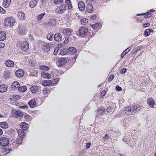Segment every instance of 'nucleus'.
I'll list each match as a JSON object with an SVG mask.
<instances>
[{
    "label": "nucleus",
    "mask_w": 156,
    "mask_h": 156,
    "mask_svg": "<svg viewBox=\"0 0 156 156\" xmlns=\"http://www.w3.org/2000/svg\"><path fill=\"white\" fill-rule=\"evenodd\" d=\"M143 107L140 105H132L126 107L125 108V114L128 115H135L137 112L141 111Z\"/></svg>",
    "instance_id": "1"
},
{
    "label": "nucleus",
    "mask_w": 156,
    "mask_h": 156,
    "mask_svg": "<svg viewBox=\"0 0 156 156\" xmlns=\"http://www.w3.org/2000/svg\"><path fill=\"white\" fill-rule=\"evenodd\" d=\"M4 22L5 26L12 27L15 22V20L13 18L9 17L6 18L4 21Z\"/></svg>",
    "instance_id": "2"
},
{
    "label": "nucleus",
    "mask_w": 156,
    "mask_h": 156,
    "mask_svg": "<svg viewBox=\"0 0 156 156\" xmlns=\"http://www.w3.org/2000/svg\"><path fill=\"white\" fill-rule=\"evenodd\" d=\"M18 45L20 46L21 49L24 51H26L29 48V45L28 43L25 41L23 42L22 41H19Z\"/></svg>",
    "instance_id": "3"
},
{
    "label": "nucleus",
    "mask_w": 156,
    "mask_h": 156,
    "mask_svg": "<svg viewBox=\"0 0 156 156\" xmlns=\"http://www.w3.org/2000/svg\"><path fill=\"white\" fill-rule=\"evenodd\" d=\"M8 138L5 136H2L0 138V146L4 147L6 146L9 144Z\"/></svg>",
    "instance_id": "4"
},
{
    "label": "nucleus",
    "mask_w": 156,
    "mask_h": 156,
    "mask_svg": "<svg viewBox=\"0 0 156 156\" xmlns=\"http://www.w3.org/2000/svg\"><path fill=\"white\" fill-rule=\"evenodd\" d=\"M87 32L88 29L87 27H82L79 30V34L81 37H85L87 35Z\"/></svg>",
    "instance_id": "5"
},
{
    "label": "nucleus",
    "mask_w": 156,
    "mask_h": 156,
    "mask_svg": "<svg viewBox=\"0 0 156 156\" xmlns=\"http://www.w3.org/2000/svg\"><path fill=\"white\" fill-rule=\"evenodd\" d=\"M67 58H60L57 60V65L58 67H61L63 66L67 62Z\"/></svg>",
    "instance_id": "6"
},
{
    "label": "nucleus",
    "mask_w": 156,
    "mask_h": 156,
    "mask_svg": "<svg viewBox=\"0 0 156 156\" xmlns=\"http://www.w3.org/2000/svg\"><path fill=\"white\" fill-rule=\"evenodd\" d=\"M66 6L64 5H62L60 6H58L57 7L56 9V12L60 14L63 13L66 9Z\"/></svg>",
    "instance_id": "7"
},
{
    "label": "nucleus",
    "mask_w": 156,
    "mask_h": 156,
    "mask_svg": "<svg viewBox=\"0 0 156 156\" xmlns=\"http://www.w3.org/2000/svg\"><path fill=\"white\" fill-rule=\"evenodd\" d=\"M26 29L23 25H20L19 27V34L20 35L25 34Z\"/></svg>",
    "instance_id": "8"
},
{
    "label": "nucleus",
    "mask_w": 156,
    "mask_h": 156,
    "mask_svg": "<svg viewBox=\"0 0 156 156\" xmlns=\"http://www.w3.org/2000/svg\"><path fill=\"white\" fill-rule=\"evenodd\" d=\"M85 9L86 12L90 13L93 11V7L91 4L88 3L86 5Z\"/></svg>",
    "instance_id": "9"
},
{
    "label": "nucleus",
    "mask_w": 156,
    "mask_h": 156,
    "mask_svg": "<svg viewBox=\"0 0 156 156\" xmlns=\"http://www.w3.org/2000/svg\"><path fill=\"white\" fill-rule=\"evenodd\" d=\"M52 46L53 44H46L42 46V48L44 51L48 52L50 50L51 47H52Z\"/></svg>",
    "instance_id": "10"
},
{
    "label": "nucleus",
    "mask_w": 156,
    "mask_h": 156,
    "mask_svg": "<svg viewBox=\"0 0 156 156\" xmlns=\"http://www.w3.org/2000/svg\"><path fill=\"white\" fill-rule=\"evenodd\" d=\"M147 104L150 107L152 108L154 106L155 102L151 98H149L147 100Z\"/></svg>",
    "instance_id": "11"
},
{
    "label": "nucleus",
    "mask_w": 156,
    "mask_h": 156,
    "mask_svg": "<svg viewBox=\"0 0 156 156\" xmlns=\"http://www.w3.org/2000/svg\"><path fill=\"white\" fill-rule=\"evenodd\" d=\"M24 71L23 69H18L15 72V74L16 76L18 77H21L24 75Z\"/></svg>",
    "instance_id": "12"
},
{
    "label": "nucleus",
    "mask_w": 156,
    "mask_h": 156,
    "mask_svg": "<svg viewBox=\"0 0 156 156\" xmlns=\"http://www.w3.org/2000/svg\"><path fill=\"white\" fill-rule=\"evenodd\" d=\"M78 7L80 11H83L85 9V5L84 3L82 1L79 2L77 4Z\"/></svg>",
    "instance_id": "13"
},
{
    "label": "nucleus",
    "mask_w": 156,
    "mask_h": 156,
    "mask_svg": "<svg viewBox=\"0 0 156 156\" xmlns=\"http://www.w3.org/2000/svg\"><path fill=\"white\" fill-rule=\"evenodd\" d=\"M68 53L72 55L75 54L76 52V48L73 47H70L68 48L67 51Z\"/></svg>",
    "instance_id": "14"
},
{
    "label": "nucleus",
    "mask_w": 156,
    "mask_h": 156,
    "mask_svg": "<svg viewBox=\"0 0 156 156\" xmlns=\"http://www.w3.org/2000/svg\"><path fill=\"white\" fill-rule=\"evenodd\" d=\"M22 129L24 131H27L28 129V125L26 122H22L20 125Z\"/></svg>",
    "instance_id": "15"
},
{
    "label": "nucleus",
    "mask_w": 156,
    "mask_h": 156,
    "mask_svg": "<svg viewBox=\"0 0 156 156\" xmlns=\"http://www.w3.org/2000/svg\"><path fill=\"white\" fill-rule=\"evenodd\" d=\"M13 116L15 118H18L19 117H22L23 114L20 110L15 111L13 114Z\"/></svg>",
    "instance_id": "16"
},
{
    "label": "nucleus",
    "mask_w": 156,
    "mask_h": 156,
    "mask_svg": "<svg viewBox=\"0 0 156 156\" xmlns=\"http://www.w3.org/2000/svg\"><path fill=\"white\" fill-rule=\"evenodd\" d=\"M54 40L57 42H59L61 41L62 38V36L59 33L55 34L54 36Z\"/></svg>",
    "instance_id": "17"
},
{
    "label": "nucleus",
    "mask_w": 156,
    "mask_h": 156,
    "mask_svg": "<svg viewBox=\"0 0 156 156\" xmlns=\"http://www.w3.org/2000/svg\"><path fill=\"white\" fill-rule=\"evenodd\" d=\"M17 16L19 19L24 20L25 19V15L22 12H19L17 14Z\"/></svg>",
    "instance_id": "18"
},
{
    "label": "nucleus",
    "mask_w": 156,
    "mask_h": 156,
    "mask_svg": "<svg viewBox=\"0 0 156 156\" xmlns=\"http://www.w3.org/2000/svg\"><path fill=\"white\" fill-rule=\"evenodd\" d=\"M28 104L30 108H34L36 105L35 99L33 98L31 99L29 101Z\"/></svg>",
    "instance_id": "19"
},
{
    "label": "nucleus",
    "mask_w": 156,
    "mask_h": 156,
    "mask_svg": "<svg viewBox=\"0 0 156 156\" xmlns=\"http://www.w3.org/2000/svg\"><path fill=\"white\" fill-rule=\"evenodd\" d=\"M56 22V20L55 19H50L46 25L48 26H53L55 24Z\"/></svg>",
    "instance_id": "20"
},
{
    "label": "nucleus",
    "mask_w": 156,
    "mask_h": 156,
    "mask_svg": "<svg viewBox=\"0 0 156 156\" xmlns=\"http://www.w3.org/2000/svg\"><path fill=\"white\" fill-rule=\"evenodd\" d=\"M62 33L64 35L67 36H69L71 34L72 31L69 28H65L63 29Z\"/></svg>",
    "instance_id": "21"
},
{
    "label": "nucleus",
    "mask_w": 156,
    "mask_h": 156,
    "mask_svg": "<svg viewBox=\"0 0 156 156\" xmlns=\"http://www.w3.org/2000/svg\"><path fill=\"white\" fill-rule=\"evenodd\" d=\"M6 38V34L5 32L3 31H1L0 32V41H3Z\"/></svg>",
    "instance_id": "22"
},
{
    "label": "nucleus",
    "mask_w": 156,
    "mask_h": 156,
    "mask_svg": "<svg viewBox=\"0 0 156 156\" xmlns=\"http://www.w3.org/2000/svg\"><path fill=\"white\" fill-rule=\"evenodd\" d=\"M11 0H3L2 2V6L4 8H7L11 3Z\"/></svg>",
    "instance_id": "23"
},
{
    "label": "nucleus",
    "mask_w": 156,
    "mask_h": 156,
    "mask_svg": "<svg viewBox=\"0 0 156 156\" xmlns=\"http://www.w3.org/2000/svg\"><path fill=\"white\" fill-rule=\"evenodd\" d=\"M52 84V81L50 80H44L42 82V85L44 86H50Z\"/></svg>",
    "instance_id": "24"
},
{
    "label": "nucleus",
    "mask_w": 156,
    "mask_h": 156,
    "mask_svg": "<svg viewBox=\"0 0 156 156\" xmlns=\"http://www.w3.org/2000/svg\"><path fill=\"white\" fill-rule=\"evenodd\" d=\"M20 86V84L17 81H15L11 85V88L14 90L18 87Z\"/></svg>",
    "instance_id": "25"
},
{
    "label": "nucleus",
    "mask_w": 156,
    "mask_h": 156,
    "mask_svg": "<svg viewBox=\"0 0 156 156\" xmlns=\"http://www.w3.org/2000/svg\"><path fill=\"white\" fill-rule=\"evenodd\" d=\"M6 66L8 67H10L13 66L14 63L13 61L11 60H7L5 62Z\"/></svg>",
    "instance_id": "26"
},
{
    "label": "nucleus",
    "mask_w": 156,
    "mask_h": 156,
    "mask_svg": "<svg viewBox=\"0 0 156 156\" xmlns=\"http://www.w3.org/2000/svg\"><path fill=\"white\" fill-rule=\"evenodd\" d=\"M7 87L5 85H0V92L3 93L6 91L7 90Z\"/></svg>",
    "instance_id": "27"
},
{
    "label": "nucleus",
    "mask_w": 156,
    "mask_h": 156,
    "mask_svg": "<svg viewBox=\"0 0 156 156\" xmlns=\"http://www.w3.org/2000/svg\"><path fill=\"white\" fill-rule=\"evenodd\" d=\"M24 131L21 129H18V133L20 138H22L25 135V132Z\"/></svg>",
    "instance_id": "28"
},
{
    "label": "nucleus",
    "mask_w": 156,
    "mask_h": 156,
    "mask_svg": "<svg viewBox=\"0 0 156 156\" xmlns=\"http://www.w3.org/2000/svg\"><path fill=\"white\" fill-rule=\"evenodd\" d=\"M37 0H34V1H30L29 4L30 7L33 8L35 7L37 5Z\"/></svg>",
    "instance_id": "29"
},
{
    "label": "nucleus",
    "mask_w": 156,
    "mask_h": 156,
    "mask_svg": "<svg viewBox=\"0 0 156 156\" xmlns=\"http://www.w3.org/2000/svg\"><path fill=\"white\" fill-rule=\"evenodd\" d=\"M41 74L42 76L44 78L50 79L51 77V75L49 73L44 72H42Z\"/></svg>",
    "instance_id": "30"
},
{
    "label": "nucleus",
    "mask_w": 156,
    "mask_h": 156,
    "mask_svg": "<svg viewBox=\"0 0 156 156\" xmlns=\"http://www.w3.org/2000/svg\"><path fill=\"white\" fill-rule=\"evenodd\" d=\"M0 126L2 128L4 129L7 128L8 127V124L5 122H0Z\"/></svg>",
    "instance_id": "31"
},
{
    "label": "nucleus",
    "mask_w": 156,
    "mask_h": 156,
    "mask_svg": "<svg viewBox=\"0 0 156 156\" xmlns=\"http://www.w3.org/2000/svg\"><path fill=\"white\" fill-rule=\"evenodd\" d=\"M65 3L67 4L68 6V8L69 9H71L73 7L71 3V2L70 0H66L65 1Z\"/></svg>",
    "instance_id": "32"
},
{
    "label": "nucleus",
    "mask_w": 156,
    "mask_h": 156,
    "mask_svg": "<svg viewBox=\"0 0 156 156\" xmlns=\"http://www.w3.org/2000/svg\"><path fill=\"white\" fill-rule=\"evenodd\" d=\"M153 31V30L151 29H147L144 32V34L145 36H148L150 34L151 32Z\"/></svg>",
    "instance_id": "33"
},
{
    "label": "nucleus",
    "mask_w": 156,
    "mask_h": 156,
    "mask_svg": "<svg viewBox=\"0 0 156 156\" xmlns=\"http://www.w3.org/2000/svg\"><path fill=\"white\" fill-rule=\"evenodd\" d=\"M27 90V87L25 86H23L20 87L18 88V90L19 91L22 92H24Z\"/></svg>",
    "instance_id": "34"
},
{
    "label": "nucleus",
    "mask_w": 156,
    "mask_h": 156,
    "mask_svg": "<svg viewBox=\"0 0 156 156\" xmlns=\"http://www.w3.org/2000/svg\"><path fill=\"white\" fill-rule=\"evenodd\" d=\"M101 24L99 23H97L92 25V27L94 29H98L100 26Z\"/></svg>",
    "instance_id": "35"
},
{
    "label": "nucleus",
    "mask_w": 156,
    "mask_h": 156,
    "mask_svg": "<svg viewBox=\"0 0 156 156\" xmlns=\"http://www.w3.org/2000/svg\"><path fill=\"white\" fill-rule=\"evenodd\" d=\"M88 22V20L87 18H83L81 20V23L82 25H85Z\"/></svg>",
    "instance_id": "36"
},
{
    "label": "nucleus",
    "mask_w": 156,
    "mask_h": 156,
    "mask_svg": "<svg viewBox=\"0 0 156 156\" xmlns=\"http://www.w3.org/2000/svg\"><path fill=\"white\" fill-rule=\"evenodd\" d=\"M10 72L8 71H5L4 72V77L5 79H7L10 76Z\"/></svg>",
    "instance_id": "37"
},
{
    "label": "nucleus",
    "mask_w": 156,
    "mask_h": 156,
    "mask_svg": "<svg viewBox=\"0 0 156 156\" xmlns=\"http://www.w3.org/2000/svg\"><path fill=\"white\" fill-rule=\"evenodd\" d=\"M45 15V13H42L37 16V19L38 21L41 20Z\"/></svg>",
    "instance_id": "38"
},
{
    "label": "nucleus",
    "mask_w": 156,
    "mask_h": 156,
    "mask_svg": "<svg viewBox=\"0 0 156 156\" xmlns=\"http://www.w3.org/2000/svg\"><path fill=\"white\" fill-rule=\"evenodd\" d=\"M38 89V87L36 86H33L30 88V90L33 93L36 92Z\"/></svg>",
    "instance_id": "39"
},
{
    "label": "nucleus",
    "mask_w": 156,
    "mask_h": 156,
    "mask_svg": "<svg viewBox=\"0 0 156 156\" xmlns=\"http://www.w3.org/2000/svg\"><path fill=\"white\" fill-rule=\"evenodd\" d=\"M115 108V105H113V107L109 106L107 109V111L108 112H110L114 110Z\"/></svg>",
    "instance_id": "40"
},
{
    "label": "nucleus",
    "mask_w": 156,
    "mask_h": 156,
    "mask_svg": "<svg viewBox=\"0 0 156 156\" xmlns=\"http://www.w3.org/2000/svg\"><path fill=\"white\" fill-rule=\"evenodd\" d=\"M40 69L41 70L47 71L49 69V67L48 66H42L40 67Z\"/></svg>",
    "instance_id": "41"
},
{
    "label": "nucleus",
    "mask_w": 156,
    "mask_h": 156,
    "mask_svg": "<svg viewBox=\"0 0 156 156\" xmlns=\"http://www.w3.org/2000/svg\"><path fill=\"white\" fill-rule=\"evenodd\" d=\"M53 34H48L47 35V38L48 40L51 41L53 40Z\"/></svg>",
    "instance_id": "42"
},
{
    "label": "nucleus",
    "mask_w": 156,
    "mask_h": 156,
    "mask_svg": "<svg viewBox=\"0 0 156 156\" xmlns=\"http://www.w3.org/2000/svg\"><path fill=\"white\" fill-rule=\"evenodd\" d=\"M97 116H100L104 112V110L103 109H100L97 111Z\"/></svg>",
    "instance_id": "43"
},
{
    "label": "nucleus",
    "mask_w": 156,
    "mask_h": 156,
    "mask_svg": "<svg viewBox=\"0 0 156 156\" xmlns=\"http://www.w3.org/2000/svg\"><path fill=\"white\" fill-rule=\"evenodd\" d=\"M145 15L144 17L147 18L150 17L151 16V14L150 13V12H147L145 14H140L137 15V16L144 15Z\"/></svg>",
    "instance_id": "44"
},
{
    "label": "nucleus",
    "mask_w": 156,
    "mask_h": 156,
    "mask_svg": "<svg viewBox=\"0 0 156 156\" xmlns=\"http://www.w3.org/2000/svg\"><path fill=\"white\" fill-rule=\"evenodd\" d=\"M128 135H129V133H126L124 137L122 139V140L124 142H126L127 141H128V140H129V138H127Z\"/></svg>",
    "instance_id": "45"
},
{
    "label": "nucleus",
    "mask_w": 156,
    "mask_h": 156,
    "mask_svg": "<svg viewBox=\"0 0 156 156\" xmlns=\"http://www.w3.org/2000/svg\"><path fill=\"white\" fill-rule=\"evenodd\" d=\"M54 2L56 5H58L63 3V0H54Z\"/></svg>",
    "instance_id": "46"
},
{
    "label": "nucleus",
    "mask_w": 156,
    "mask_h": 156,
    "mask_svg": "<svg viewBox=\"0 0 156 156\" xmlns=\"http://www.w3.org/2000/svg\"><path fill=\"white\" fill-rule=\"evenodd\" d=\"M67 51L66 49H64L63 50L60 51V54L62 55H65L67 54Z\"/></svg>",
    "instance_id": "47"
},
{
    "label": "nucleus",
    "mask_w": 156,
    "mask_h": 156,
    "mask_svg": "<svg viewBox=\"0 0 156 156\" xmlns=\"http://www.w3.org/2000/svg\"><path fill=\"white\" fill-rule=\"evenodd\" d=\"M16 140V143L18 144H21L22 142V138H20V139H17Z\"/></svg>",
    "instance_id": "48"
},
{
    "label": "nucleus",
    "mask_w": 156,
    "mask_h": 156,
    "mask_svg": "<svg viewBox=\"0 0 156 156\" xmlns=\"http://www.w3.org/2000/svg\"><path fill=\"white\" fill-rule=\"evenodd\" d=\"M110 137L108 134H106L105 136L102 139V140L104 141H105V140H108L109 139Z\"/></svg>",
    "instance_id": "49"
},
{
    "label": "nucleus",
    "mask_w": 156,
    "mask_h": 156,
    "mask_svg": "<svg viewBox=\"0 0 156 156\" xmlns=\"http://www.w3.org/2000/svg\"><path fill=\"white\" fill-rule=\"evenodd\" d=\"M59 79L58 78L53 79L52 81V84H55L59 80Z\"/></svg>",
    "instance_id": "50"
},
{
    "label": "nucleus",
    "mask_w": 156,
    "mask_h": 156,
    "mask_svg": "<svg viewBox=\"0 0 156 156\" xmlns=\"http://www.w3.org/2000/svg\"><path fill=\"white\" fill-rule=\"evenodd\" d=\"M6 11L0 6V12L2 14H6Z\"/></svg>",
    "instance_id": "51"
},
{
    "label": "nucleus",
    "mask_w": 156,
    "mask_h": 156,
    "mask_svg": "<svg viewBox=\"0 0 156 156\" xmlns=\"http://www.w3.org/2000/svg\"><path fill=\"white\" fill-rule=\"evenodd\" d=\"M59 50L58 48V47H56L55 48L53 54L54 55H56L58 54V50Z\"/></svg>",
    "instance_id": "52"
},
{
    "label": "nucleus",
    "mask_w": 156,
    "mask_h": 156,
    "mask_svg": "<svg viewBox=\"0 0 156 156\" xmlns=\"http://www.w3.org/2000/svg\"><path fill=\"white\" fill-rule=\"evenodd\" d=\"M19 108L22 109H27L28 108V106L27 105H22L20 106Z\"/></svg>",
    "instance_id": "53"
},
{
    "label": "nucleus",
    "mask_w": 156,
    "mask_h": 156,
    "mask_svg": "<svg viewBox=\"0 0 156 156\" xmlns=\"http://www.w3.org/2000/svg\"><path fill=\"white\" fill-rule=\"evenodd\" d=\"M126 144L131 147H132L133 146L135 145V144L132 141L130 142L129 143H127Z\"/></svg>",
    "instance_id": "54"
},
{
    "label": "nucleus",
    "mask_w": 156,
    "mask_h": 156,
    "mask_svg": "<svg viewBox=\"0 0 156 156\" xmlns=\"http://www.w3.org/2000/svg\"><path fill=\"white\" fill-rule=\"evenodd\" d=\"M115 88H116V90L118 91H120L122 90V88L121 87H119L118 85H117L116 87Z\"/></svg>",
    "instance_id": "55"
},
{
    "label": "nucleus",
    "mask_w": 156,
    "mask_h": 156,
    "mask_svg": "<svg viewBox=\"0 0 156 156\" xmlns=\"http://www.w3.org/2000/svg\"><path fill=\"white\" fill-rule=\"evenodd\" d=\"M114 76L113 75H111L109 77L108 80L109 81H112L114 78Z\"/></svg>",
    "instance_id": "56"
},
{
    "label": "nucleus",
    "mask_w": 156,
    "mask_h": 156,
    "mask_svg": "<svg viewBox=\"0 0 156 156\" xmlns=\"http://www.w3.org/2000/svg\"><path fill=\"white\" fill-rule=\"evenodd\" d=\"M20 98V96L19 95H16L14 96L13 98L14 100H16L17 99H19Z\"/></svg>",
    "instance_id": "57"
},
{
    "label": "nucleus",
    "mask_w": 156,
    "mask_h": 156,
    "mask_svg": "<svg viewBox=\"0 0 156 156\" xmlns=\"http://www.w3.org/2000/svg\"><path fill=\"white\" fill-rule=\"evenodd\" d=\"M127 70L126 68L123 69L121 72V73L122 74H123L126 73V72Z\"/></svg>",
    "instance_id": "58"
},
{
    "label": "nucleus",
    "mask_w": 156,
    "mask_h": 156,
    "mask_svg": "<svg viewBox=\"0 0 156 156\" xmlns=\"http://www.w3.org/2000/svg\"><path fill=\"white\" fill-rule=\"evenodd\" d=\"M127 53V52H125V51H124L121 55V58H122L124 55H126Z\"/></svg>",
    "instance_id": "59"
},
{
    "label": "nucleus",
    "mask_w": 156,
    "mask_h": 156,
    "mask_svg": "<svg viewBox=\"0 0 156 156\" xmlns=\"http://www.w3.org/2000/svg\"><path fill=\"white\" fill-rule=\"evenodd\" d=\"M43 92L44 94V95H46L47 94H48V92L47 89L46 88L43 90Z\"/></svg>",
    "instance_id": "60"
},
{
    "label": "nucleus",
    "mask_w": 156,
    "mask_h": 156,
    "mask_svg": "<svg viewBox=\"0 0 156 156\" xmlns=\"http://www.w3.org/2000/svg\"><path fill=\"white\" fill-rule=\"evenodd\" d=\"M96 17V16L95 14H94L91 16L90 17V19L91 20H94Z\"/></svg>",
    "instance_id": "61"
},
{
    "label": "nucleus",
    "mask_w": 156,
    "mask_h": 156,
    "mask_svg": "<svg viewBox=\"0 0 156 156\" xmlns=\"http://www.w3.org/2000/svg\"><path fill=\"white\" fill-rule=\"evenodd\" d=\"M131 48H132L131 47V46H129L127 48L126 50H125L124 51H125V52H127L128 53L130 51Z\"/></svg>",
    "instance_id": "62"
},
{
    "label": "nucleus",
    "mask_w": 156,
    "mask_h": 156,
    "mask_svg": "<svg viewBox=\"0 0 156 156\" xmlns=\"http://www.w3.org/2000/svg\"><path fill=\"white\" fill-rule=\"evenodd\" d=\"M91 145V143H88L86 144V147L87 148V149H88Z\"/></svg>",
    "instance_id": "63"
},
{
    "label": "nucleus",
    "mask_w": 156,
    "mask_h": 156,
    "mask_svg": "<svg viewBox=\"0 0 156 156\" xmlns=\"http://www.w3.org/2000/svg\"><path fill=\"white\" fill-rule=\"evenodd\" d=\"M5 44L2 42H0V48H3L5 46Z\"/></svg>",
    "instance_id": "64"
}]
</instances>
